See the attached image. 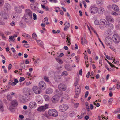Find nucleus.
Masks as SVG:
<instances>
[{"instance_id": "obj_59", "label": "nucleus", "mask_w": 120, "mask_h": 120, "mask_svg": "<svg viewBox=\"0 0 120 120\" xmlns=\"http://www.w3.org/2000/svg\"><path fill=\"white\" fill-rule=\"evenodd\" d=\"M75 50H76L77 49H78V46L77 45V44L76 43L75 44Z\"/></svg>"}, {"instance_id": "obj_19", "label": "nucleus", "mask_w": 120, "mask_h": 120, "mask_svg": "<svg viewBox=\"0 0 120 120\" xmlns=\"http://www.w3.org/2000/svg\"><path fill=\"white\" fill-rule=\"evenodd\" d=\"M113 9L116 12H118L119 10L118 7L114 4H113Z\"/></svg>"}, {"instance_id": "obj_47", "label": "nucleus", "mask_w": 120, "mask_h": 120, "mask_svg": "<svg viewBox=\"0 0 120 120\" xmlns=\"http://www.w3.org/2000/svg\"><path fill=\"white\" fill-rule=\"evenodd\" d=\"M4 4V1L3 0H0V6H2Z\"/></svg>"}, {"instance_id": "obj_35", "label": "nucleus", "mask_w": 120, "mask_h": 120, "mask_svg": "<svg viewBox=\"0 0 120 120\" xmlns=\"http://www.w3.org/2000/svg\"><path fill=\"white\" fill-rule=\"evenodd\" d=\"M2 17L4 19H7L8 15L6 13H4L2 15Z\"/></svg>"}, {"instance_id": "obj_13", "label": "nucleus", "mask_w": 120, "mask_h": 120, "mask_svg": "<svg viewBox=\"0 0 120 120\" xmlns=\"http://www.w3.org/2000/svg\"><path fill=\"white\" fill-rule=\"evenodd\" d=\"M105 26L108 28L109 30L112 29L113 28L114 26L113 25L109 23V22H106Z\"/></svg>"}, {"instance_id": "obj_37", "label": "nucleus", "mask_w": 120, "mask_h": 120, "mask_svg": "<svg viewBox=\"0 0 120 120\" xmlns=\"http://www.w3.org/2000/svg\"><path fill=\"white\" fill-rule=\"evenodd\" d=\"M117 84L116 85V88L118 89H119L120 88V86L119 85L120 82L119 81H118L117 82Z\"/></svg>"}, {"instance_id": "obj_27", "label": "nucleus", "mask_w": 120, "mask_h": 120, "mask_svg": "<svg viewBox=\"0 0 120 120\" xmlns=\"http://www.w3.org/2000/svg\"><path fill=\"white\" fill-rule=\"evenodd\" d=\"M97 3L99 5H101L103 4L102 0H97Z\"/></svg>"}, {"instance_id": "obj_54", "label": "nucleus", "mask_w": 120, "mask_h": 120, "mask_svg": "<svg viewBox=\"0 0 120 120\" xmlns=\"http://www.w3.org/2000/svg\"><path fill=\"white\" fill-rule=\"evenodd\" d=\"M113 101V99L112 98H110L108 101V103H111L112 101Z\"/></svg>"}, {"instance_id": "obj_46", "label": "nucleus", "mask_w": 120, "mask_h": 120, "mask_svg": "<svg viewBox=\"0 0 120 120\" xmlns=\"http://www.w3.org/2000/svg\"><path fill=\"white\" fill-rule=\"evenodd\" d=\"M20 66L23 69H25V66L23 64H21L20 65Z\"/></svg>"}, {"instance_id": "obj_43", "label": "nucleus", "mask_w": 120, "mask_h": 120, "mask_svg": "<svg viewBox=\"0 0 120 120\" xmlns=\"http://www.w3.org/2000/svg\"><path fill=\"white\" fill-rule=\"evenodd\" d=\"M33 19L34 20H35L37 19L36 15L35 13L33 14Z\"/></svg>"}, {"instance_id": "obj_62", "label": "nucleus", "mask_w": 120, "mask_h": 120, "mask_svg": "<svg viewBox=\"0 0 120 120\" xmlns=\"http://www.w3.org/2000/svg\"><path fill=\"white\" fill-rule=\"evenodd\" d=\"M19 117L21 119H22L24 118V116L23 115H19Z\"/></svg>"}, {"instance_id": "obj_20", "label": "nucleus", "mask_w": 120, "mask_h": 120, "mask_svg": "<svg viewBox=\"0 0 120 120\" xmlns=\"http://www.w3.org/2000/svg\"><path fill=\"white\" fill-rule=\"evenodd\" d=\"M53 92L51 88H49L46 90V94H49L52 93Z\"/></svg>"}, {"instance_id": "obj_1", "label": "nucleus", "mask_w": 120, "mask_h": 120, "mask_svg": "<svg viewBox=\"0 0 120 120\" xmlns=\"http://www.w3.org/2000/svg\"><path fill=\"white\" fill-rule=\"evenodd\" d=\"M105 43L109 46V48L115 52L116 51V50L112 45L113 43L112 39L109 37H106L105 39Z\"/></svg>"}, {"instance_id": "obj_25", "label": "nucleus", "mask_w": 120, "mask_h": 120, "mask_svg": "<svg viewBox=\"0 0 120 120\" xmlns=\"http://www.w3.org/2000/svg\"><path fill=\"white\" fill-rule=\"evenodd\" d=\"M38 44L41 46H42L43 45V43L40 40H37L36 41Z\"/></svg>"}, {"instance_id": "obj_15", "label": "nucleus", "mask_w": 120, "mask_h": 120, "mask_svg": "<svg viewBox=\"0 0 120 120\" xmlns=\"http://www.w3.org/2000/svg\"><path fill=\"white\" fill-rule=\"evenodd\" d=\"M11 104L13 107H14L17 106L18 104V102L16 100H13L11 101Z\"/></svg>"}, {"instance_id": "obj_38", "label": "nucleus", "mask_w": 120, "mask_h": 120, "mask_svg": "<svg viewBox=\"0 0 120 120\" xmlns=\"http://www.w3.org/2000/svg\"><path fill=\"white\" fill-rule=\"evenodd\" d=\"M64 98L66 99H69L70 97L68 94H66L64 95Z\"/></svg>"}, {"instance_id": "obj_52", "label": "nucleus", "mask_w": 120, "mask_h": 120, "mask_svg": "<svg viewBox=\"0 0 120 120\" xmlns=\"http://www.w3.org/2000/svg\"><path fill=\"white\" fill-rule=\"evenodd\" d=\"M79 105V103H77L74 104V106L75 107L77 108L78 106Z\"/></svg>"}, {"instance_id": "obj_55", "label": "nucleus", "mask_w": 120, "mask_h": 120, "mask_svg": "<svg viewBox=\"0 0 120 120\" xmlns=\"http://www.w3.org/2000/svg\"><path fill=\"white\" fill-rule=\"evenodd\" d=\"M82 70L81 69H80L79 71V74L80 75H82Z\"/></svg>"}, {"instance_id": "obj_39", "label": "nucleus", "mask_w": 120, "mask_h": 120, "mask_svg": "<svg viewBox=\"0 0 120 120\" xmlns=\"http://www.w3.org/2000/svg\"><path fill=\"white\" fill-rule=\"evenodd\" d=\"M12 106H9V109L11 112L13 111L14 110V108Z\"/></svg>"}, {"instance_id": "obj_44", "label": "nucleus", "mask_w": 120, "mask_h": 120, "mask_svg": "<svg viewBox=\"0 0 120 120\" xmlns=\"http://www.w3.org/2000/svg\"><path fill=\"white\" fill-rule=\"evenodd\" d=\"M100 81L101 83H102L104 82L105 80L104 79V78H102L100 79Z\"/></svg>"}, {"instance_id": "obj_56", "label": "nucleus", "mask_w": 120, "mask_h": 120, "mask_svg": "<svg viewBox=\"0 0 120 120\" xmlns=\"http://www.w3.org/2000/svg\"><path fill=\"white\" fill-rule=\"evenodd\" d=\"M12 67V65L11 64H9V66H8V69L9 70H10L11 68Z\"/></svg>"}, {"instance_id": "obj_32", "label": "nucleus", "mask_w": 120, "mask_h": 120, "mask_svg": "<svg viewBox=\"0 0 120 120\" xmlns=\"http://www.w3.org/2000/svg\"><path fill=\"white\" fill-rule=\"evenodd\" d=\"M78 80L77 78H76L75 79L74 85L75 86H77V85L78 83Z\"/></svg>"}, {"instance_id": "obj_57", "label": "nucleus", "mask_w": 120, "mask_h": 120, "mask_svg": "<svg viewBox=\"0 0 120 120\" xmlns=\"http://www.w3.org/2000/svg\"><path fill=\"white\" fill-rule=\"evenodd\" d=\"M43 116L45 117H46L47 118H48L49 117V116L46 113H44L43 115Z\"/></svg>"}, {"instance_id": "obj_29", "label": "nucleus", "mask_w": 120, "mask_h": 120, "mask_svg": "<svg viewBox=\"0 0 120 120\" xmlns=\"http://www.w3.org/2000/svg\"><path fill=\"white\" fill-rule=\"evenodd\" d=\"M32 37L34 39L36 40L37 39V36L35 33H34L32 34Z\"/></svg>"}, {"instance_id": "obj_17", "label": "nucleus", "mask_w": 120, "mask_h": 120, "mask_svg": "<svg viewBox=\"0 0 120 120\" xmlns=\"http://www.w3.org/2000/svg\"><path fill=\"white\" fill-rule=\"evenodd\" d=\"M106 19L107 21L110 22H113L114 20L112 17L109 16H106Z\"/></svg>"}, {"instance_id": "obj_12", "label": "nucleus", "mask_w": 120, "mask_h": 120, "mask_svg": "<svg viewBox=\"0 0 120 120\" xmlns=\"http://www.w3.org/2000/svg\"><path fill=\"white\" fill-rule=\"evenodd\" d=\"M39 86L40 88L44 89L46 88V84L45 82L42 81L39 83Z\"/></svg>"}, {"instance_id": "obj_21", "label": "nucleus", "mask_w": 120, "mask_h": 120, "mask_svg": "<svg viewBox=\"0 0 120 120\" xmlns=\"http://www.w3.org/2000/svg\"><path fill=\"white\" fill-rule=\"evenodd\" d=\"M81 43L83 45L85 44H87V42L85 38H83L82 37Z\"/></svg>"}, {"instance_id": "obj_14", "label": "nucleus", "mask_w": 120, "mask_h": 120, "mask_svg": "<svg viewBox=\"0 0 120 120\" xmlns=\"http://www.w3.org/2000/svg\"><path fill=\"white\" fill-rule=\"evenodd\" d=\"M37 105L36 103L34 102H31L29 105V106L30 108H35Z\"/></svg>"}, {"instance_id": "obj_28", "label": "nucleus", "mask_w": 120, "mask_h": 120, "mask_svg": "<svg viewBox=\"0 0 120 120\" xmlns=\"http://www.w3.org/2000/svg\"><path fill=\"white\" fill-rule=\"evenodd\" d=\"M5 7L7 10L9 9L10 8V7L9 4L8 3H6L5 5Z\"/></svg>"}, {"instance_id": "obj_7", "label": "nucleus", "mask_w": 120, "mask_h": 120, "mask_svg": "<svg viewBox=\"0 0 120 120\" xmlns=\"http://www.w3.org/2000/svg\"><path fill=\"white\" fill-rule=\"evenodd\" d=\"M112 40L115 43H118L120 41V38L118 35L115 34L113 36Z\"/></svg>"}, {"instance_id": "obj_60", "label": "nucleus", "mask_w": 120, "mask_h": 120, "mask_svg": "<svg viewBox=\"0 0 120 120\" xmlns=\"http://www.w3.org/2000/svg\"><path fill=\"white\" fill-rule=\"evenodd\" d=\"M105 66L106 68L109 71H111V70L109 68H108V66L107 65H105Z\"/></svg>"}, {"instance_id": "obj_31", "label": "nucleus", "mask_w": 120, "mask_h": 120, "mask_svg": "<svg viewBox=\"0 0 120 120\" xmlns=\"http://www.w3.org/2000/svg\"><path fill=\"white\" fill-rule=\"evenodd\" d=\"M44 98L45 100L47 101H49L50 100L49 97L47 95H45L44 96Z\"/></svg>"}, {"instance_id": "obj_16", "label": "nucleus", "mask_w": 120, "mask_h": 120, "mask_svg": "<svg viewBox=\"0 0 120 120\" xmlns=\"http://www.w3.org/2000/svg\"><path fill=\"white\" fill-rule=\"evenodd\" d=\"M98 13L100 14H103L105 12V10L104 8L102 7H101L98 8V11H97Z\"/></svg>"}, {"instance_id": "obj_4", "label": "nucleus", "mask_w": 120, "mask_h": 120, "mask_svg": "<svg viewBox=\"0 0 120 120\" xmlns=\"http://www.w3.org/2000/svg\"><path fill=\"white\" fill-rule=\"evenodd\" d=\"M69 108V106L67 105L63 104L60 106L59 109L60 111L64 112L67 111Z\"/></svg>"}, {"instance_id": "obj_8", "label": "nucleus", "mask_w": 120, "mask_h": 120, "mask_svg": "<svg viewBox=\"0 0 120 120\" xmlns=\"http://www.w3.org/2000/svg\"><path fill=\"white\" fill-rule=\"evenodd\" d=\"M59 97L58 95H55L51 99L52 103H57L59 100Z\"/></svg>"}, {"instance_id": "obj_49", "label": "nucleus", "mask_w": 120, "mask_h": 120, "mask_svg": "<svg viewBox=\"0 0 120 120\" xmlns=\"http://www.w3.org/2000/svg\"><path fill=\"white\" fill-rule=\"evenodd\" d=\"M47 69V66H45L43 69V70L44 71H46Z\"/></svg>"}, {"instance_id": "obj_5", "label": "nucleus", "mask_w": 120, "mask_h": 120, "mask_svg": "<svg viewBox=\"0 0 120 120\" xmlns=\"http://www.w3.org/2000/svg\"><path fill=\"white\" fill-rule=\"evenodd\" d=\"M90 12L92 14L96 13L98 11V8L94 5L91 6L90 8Z\"/></svg>"}, {"instance_id": "obj_51", "label": "nucleus", "mask_w": 120, "mask_h": 120, "mask_svg": "<svg viewBox=\"0 0 120 120\" xmlns=\"http://www.w3.org/2000/svg\"><path fill=\"white\" fill-rule=\"evenodd\" d=\"M20 26L22 27H23L24 26V25L22 21L20 22Z\"/></svg>"}, {"instance_id": "obj_41", "label": "nucleus", "mask_w": 120, "mask_h": 120, "mask_svg": "<svg viewBox=\"0 0 120 120\" xmlns=\"http://www.w3.org/2000/svg\"><path fill=\"white\" fill-rule=\"evenodd\" d=\"M25 80V79L23 77H21L20 78L19 81L20 82H22Z\"/></svg>"}, {"instance_id": "obj_9", "label": "nucleus", "mask_w": 120, "mask_h": 120, "mask_svg": "<svg viewBox=\"0 0 120 120\" xmlns=\"http://www.w3.org/2000/svg\"><path fill=\"white\" fill-rule=\"evenodd\" d=\"M32 89L34 92L36 94H38L41 93L42 91L41 89L37 86H34L32 88Z\"/></svg>"}, {"instance_id": "obj_40", "label": "nucleus", "mask_w": 120, "mask_h": 120, "mask_svg": "<svg viewBox=\"0 0 120 120\" xmlns=\"http://www.w3.org/2000/svg\"><path fill=\"white\" fill-rule=\"evenodd\" d=\"M62 74L63 75L67 76L68 75V73L66 71H64L63 72Z\"/></svg>"}, {"instance_id": "obj_6", "label": "nucleus", "mask_w": 120, "mask_h": 120, "mask_svg": "<svg viewBox=\"0 0 120 120\" xmlns=\"http://www.w3.org/2000/svg\"><path fill=\"white\" fill-rule=\"evenodd\" d=\"M48 104H45L43 106H41L38 108L37 110L40 112L44 111L48 108Z\"/></svg>"}, {"instance_id": "obj_3", "label": "nucleus", "mask_w": 120, "mask_h": 120, "mask_svg": "<svg viewBox=\"0 0 120 120\" xmlns=\"http://www.w3.org/2000/svg\"><path fill=\"white\" fill-rule=\"evenodd\" d=\"M48 113L50 116L53 117H57L58 115L57 112L55 109H50L48 111Z\"/></svg>"}, {"instance_id": "obj_48", "label": "nucleus", "mask_w": 120, "mask_h": 120, "mask_svg": "<svg viewBox=\"0 0 120 120\" xmlns=\"http://www.w3.org/2000/svg\"><path fill=\"white\" fill-rule=\"evenodd\" d=\"M89 94V92L88 91H86L85 93V98H86L88 96Z\"/></svg>"}, {"instance_id": "obj_63", "label": "nucleus", "mask_w": 120, "mask_h": 120, "mask_svg": "<svg viewBox=\"0 0 120 120\" xmlns=\"http://www.w3.org/2000/svg\"><path fill=\"white\" fill-rule=\"evenodd\" d=\"M37 11L39 12L40 13H41V14H42L43 13V11H42L41 10H38Z\"/></svg>"}, {"instance_id": "obj_26", "label": "nucleus", "mask_w": 120, "mask_h": 120, "mask_svg": "<svg viewBox=\"0 0 120 120\" xmlns=\"http://www.w3.org/2000/svg\"><path fill=\"white\" fill-rule=\"evenodd\" d=\"M14 36H10L9 37V41L10 42H12L14 40Z\"/></svg>"}, {"instance_id": "obj_58", "label": "nucleus", "mask_w": 120, "mask_h": 120, "mask_svg": "<svg viewBox=\"0 0 120 120\" xmlns=\"http://www.w3.org/2000/svg\"><path fill=\"white\" fill-rule=\"evenodd\" d=\"M79 13H80V16H82V12L81 10H80L79 11Z\"/></svg>"}, {"instance_id": "obj_10", "label": "nucleus", "mask_w": 120, "mask_h": 120, "mask_svg": "<svg viewBox=\"0 0 120 120\" xmlns=\"http://www.w3.org/2000/svg\"><path fill=\"white\" fill-rule=\"evenodd\" d=\"M75 92L74 97L75 98H77L78 97V95L81 92L80 88L78 86H75Z\"/></svg>"}, {"instance_id": "obj_45", "label": "nucleus", "mask_w": 120, "mask_h": 120, "mask_svg": "<svg viewBox=\"0 0 120 120\" xmlns=\"http://www.w3.org/2000/svg\"><path fill=\"white\" fill-rule=\"evenodd\" d=\"M113 4L112 6L111 5H109L107 6V8L109 9H111L112 8L113 9Z\"/></svg>"}, {"instance_id": "obj_61", "label": "nucleus", "mask_w": 120, "mask_h": 120, "mask_svg": "<svg viewBox=\"0 0 120 120\" xmlns=\"http://www.w3.org/2000/svg\"><path fill=\"white\" fill-rule=\"evenodd\" d=\"M106 57L107 58V59H108L109 60H112L111 58H110L109 56L106 55Z\"/></svg>"}, {"instance_id": "obj_42", "label": "nucleus", "mask_w": 120, "mask_h": 120, "mask_svg": "<svg viewBox=\"0 0 120 120\" xmlns=\"http://www.w3.org/2000/svg\"><path fill=\"white\" fill-rule=\"evenodd\" d=\"M94 23L95 25H96L99 24V22L97 20H95L94 21Z\"/></svg>"}, {"instance_id": "obj_33", "label": "nucleus", "mask_w": 120, "mask_h": 120, "mask_svg": "<svg viewBox=\"0 0 120 120\" xmlns=\"http://www.w3.org/2000/svg\"><path fill=\"white\" fill-rule=\"evenodd\" d=\"M112 14L113 15L117 16L118 15H120V11L118 13L116 12H113L112 13Z\"/></svg>"}, {"instance_id": "obj_64", "label": "nucleus", "mask_w": 120, "mask_h": 120, "mask_svg": "<svg viewBox=\"0 0 120 120\" xmlns=\"http://www.w3.org/2000/svg\"><path fill=\"white\" fill-rule=\"evenodd\" d=\"M109 64L110 65V66H111V67L113 68V67H115V66L114 65L112 64L111 63H109Z\"/></svg>"}, {"instance_id": "obj_36", "label": "nucleus", "mask_w": 120, "mask_h": 120, "mask_svg": "<svg viewBox=\"0 0 120 120\" xmlns=\"http://www.w3.org/2000/svg\"><path fill=\"white\" fill-rule=\"evenodd\" d=\"M7 99L9 101H10L12 98V97L10 95H9L6 96Z\"/></svg>"}, {"instance_id": "obj_23", "label": "nucleus", "mask_w": 120, "mask_h": 120, "mask_svg": "<svg viewBox=\"0 0 120 120\" xmlns=\"http://www.w3.org/2000/svg\"><path fill=\"white\" fill-rule=\"evenodd\" d=\"M100 23L102 24L103 25H105V24H106V22H106L105 19H101L100 20Z\"/></svg>"}, {"instance_id": "obj_30", "label": "nucleus", "mask_w": 120, "mask_h": 120, "mask_svg": "<svg viewBox=\"0 0 120 120\" xmlns=\"http://www.w3.org/2000/svg\"><path fill=\"white\" fill-rule=\"evenodd\" d=\"M2 104V101L0 100V109L2 111H3L4 110V109L3 108Z\"/></svg>"}, {"instance_id": "obj_50", "label": "nucleus", "mask_w": 120, "mask_h": 120, "mask_svg": "<svg viewBox=\"0 0 120 120\" xmlns=\"http://www.w3.org/2000/svg\"><path fill=\"white\" fill-rule=\"evenodd\" d=\"M22 36L24 37H25L26 36V37H30V36L28 35L27 34L25 33L23 34Z\"/></svg>"}, {"instance_id": "obj_18", "label": "nucleus", "mask_w": 120, "mask_h": 120, "mask_svg": "<svg viewBox=\"0 0 120 120\" xmlns=\"http://www.w3.org/2000/svg\"><path fill=\"white\" fill-rule=\"evenodd\" d=\"M67 21H66L65 24V27L64 29V31H66L67 29L69 28L70 27V23H67Z\"/></svg>"}, {"instance_id": "obj_22", "label": "nucleus", "mask_w": 120, "mask_h": 120, "mask_svg": "<svg viewBox=\"0 0 120 120\" xmlns=\"http://www.w3.org/2000/svg\"><path fill=\"white\" fill-rule=\"evenodd\" d=\"M15 9L16 12L18 13H20L21 11V9L19 7H15Z\"/></svg>"}, {"instance_id": "obj_53", "label": "nucleus", "mask_w": 120, "mask_h": 120, "mask_svg": "<svg viewBox=\"0 0 120 120\" xmlns=\"http://www.w3.org/2000/svg\"><path fill=\"white\" fill-rule=\"evenodd\" d=\"M24 46L25 47L28 48L29 47V45L27 44L26 43L24 45Z\"/></svg>"}, {"instance_id": "obj_11", "label": "nucleus", "mask_w": 120, "mask_h": 120, "mask_svg": "<svg viewBox=\"0 0 120 120\" xmlns=\"http://www.w3.org/2000/svg\"><path fill=\"white\" fill-rule=\"evenodd\" d=\"M58 89L62 91H65L66 89V86L64 84H60L58 86Z\"/></svg>"}, {"instance_id": "obj_2", "label": "nucleus", "mask_w": 120, "mask_h": 120, "mask_svg": "<svg viewBox=\"0 0 120 120\" xmlns=\"http://www.w3.org/2000/svg\"><path fill=\"white\" fill-rule=\"evenodd\" d=\"M32 12L30 10L28 9L26 10L25 14L23 17V19L25 21H27V20L32 18Z\"/></svg>"}, {"instance_id": "obj_34", "label": "nucleus", "mask_w": 120, "mask_h": 120, "mask_svg": "<svg viewBox=\"0 0 120 120\" xmlns=\"http://www.w3.org/2000/svg\"><path fill=\"white\" fill-rule=\"evenodd\" d=\"M43 77L45 81L47 82H48L49 81V80L48 77L46 76H44Z\"/></svg>"}, {"instance_id": "obj_24", "label": "nucleus", "mask_w": 120, "mask_h": 120, "mask_svg": "<svg viewBox=\"0 0 120 120\" xmlns=\"http://www.w3.org/2000/svg\"><path fill=\"white\" fill-rule=\"evenodd\" d=\"M55 59L56 61L59 63L62 64L63 63V61L58 57L55 58Z\"/></svg>"}]
</instances>
